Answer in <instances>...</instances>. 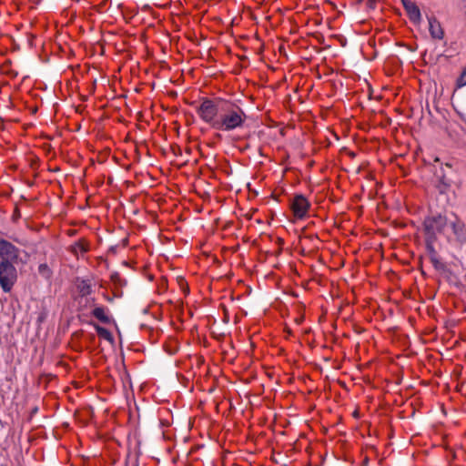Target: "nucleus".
<instances>
[{
    "label": "nucleus",
    "instance_id": "obj_1",
    "mask_svg": "<svg viewBox=\"0 0 466 466\" xmlns=\"http://www.w3.org/2000/svg\"><path fill=\"white\" fill-rule=\"evenodd\" d=\"M199 117L212 128L229 132L244 127L247 115L237 103L224 99H205L198 108Z\"/></svg>",
    "mask_w": 466,
    "mask_h": 466
},
{
    "label": "nucleus",
    "instance_id": "obj_2",
    "mask_svg": "<svg viewBox=\"0 0 466 466\" xmlns=\"http://www.w3.org/2000/svg\"><path fill=\"white\" fill-rule=\"evenodd\" d=\"M17 279V271L11 261L2 259L0 262V286L5 292H9Z\"/></svg>",
    "mask_w": 466,
    "mask_h": 466
},
{
    "label": "nucleus",
    "instance_id": "obj_3",
    "mask_svg": "<svg viewBox=\"0 0 466 466\" xmlns=\"http://www.w3.org/2000/svg\"><path fill=\"white\" fill-rule=\"evenodd\" d=\"M447 225V219L441 215L431 216L425 218L423 222L424 232L428 241L436 239L438 234H441Z\"/></svg>",
    "mask_w": 466,
    "mask_h": 466
},
{
    "label": "nucleus",
    "instance_id": "obj_4",
    "mask_svg": "<svg viewBox=\"0 0 466 466\" xmlns=\"http://www.w3.org/2000/svg\"><path fill=\"white\" fill-rule=\"evenodd\" d=\"M309 206V202L302 195L295 196L290 204V208L292 209L294 217L299 219H301L306 217Z\"/></svg>",
    "mask_w": 466,
    "mask_h": 466
},
{
    "label": "nucleus",
    "instance_id": "obj_5",
    "mask_svg": "<svg viewBox=\"0 0 466 466\" xmlns=\"http://www.w3.org/2000/svg\"><path fill=\"white\" fill-rule=\"evenodd\" d=\"M19 256V249L11 242L0 238V257L8 261L17 260Z\"/></svg>",
    "mask_w": 466,
    "mask_h": 466
},
{
    "label": "nucleus",
    "instance_id": "obj_6",
    "mask_svg": "<svg viewBox=\"0 0 466 466\" xmlns=\"http://www.w3.org/2000/svg\"><path fill=\"white\" fill-rule=\"evenodd\" d=\"M401 3L410 20L415 25H420L421 22V14L419 6L410 0H401Z\"/></svg>",
    "mask_w": 466,
    "mask_h": 466
},
{
    "label": "nucleus",
    "instance_id": "obj_7",
    "mask_svg": "<svg viewBox=\"0 0 466 466\" xmlns=\"http://www.w3.org/2000/svg\"><path fill=\"white\" fill-rule=\"evenodd\" d=\"M429 31L432 38L441 40L444 36V31L440 22L433 16L428 18Z\"/></svg>",
    "mask_w": 466,
    "mask_h": 466
},
{
    "label": "nucleus",
    "instance_id": "obj_8",
    "mask_svg": "<svg viewBox=\"0 0 466 466\" xmlns=\"http://www.w3.org/2000/svg\"><path fill=\"white\" fill-rule=\"evenodd\" d=\"M92 316L103 323H109L111 318L109 316V310L107 308L103 306L95 307L91 312Z\"/></svg>",
    "mask_w": 466,
    "mask_h": 466
},
{
    "label": "nucleus",
    "instance_id": "obj_9",
    "mask_svg": "<svg viewBox=\"0 0 466 466\" xmlns=\"http://www.w3.org/2000/svg\"><path fill=\"white\" fill-rule=\"evenodd\" d=\"M451 228L453 233L457 236V238L461 240H466V228L462 221L456 219L451 223Z\"/></svg>",
    "mask_w": 466,
    "mask_h": 466
},
{
    "label": "nucleus",
    "instance_id": "obj_10",
    "mask_svg": "<svg viewBox=\"0 0 466 466\" xmlns=\"http://www.w3.org/2000/svg\"><path fill=\"white\" fill-rule=\"evenodd\" d=\"M88 249V243L83 238L79 239L70 247V251L75 255H78L79 253L84 254L87 252Z\"/></svg>",
    "mask_w": 466,
    "mask_h": 466
},
{
    "label": "nucleus",
    "instance_id": "obj_11",
    "mask_svg": "<svg viewBox=\"0 0 466 466\" xmlns=\"http://www.w3.org/2000/svg\"><path fill=\"white\" fill-rule=\"evenodd\" d=\"M77 290L81 296H87L92 293V286L88 280L81 279L76 284Z\"/></svg>",
    "mask_w": 466,
    "mask_h": 466
},
{
    "label": "nucleus",
    "instance_id": "obj_12",
    "mask_svg": "<svg viewBox=\"0 0 466 466\" xmlns=\"http://www.w3.org/2000/svg\"><path fill=\"white\" fill-rule=\"evenodd\" d=\"M94 328H95L97 335L100 338H102V339H106V340H107V341H109L111 343L114 342L113 335L111 334V332L107 329H106L104 327H101V326H99L97 324H94Z\"/></svg>",
    "mask_w": 466,
    "mask_h": 466
},
{
    "label": "nucleus",
    "instance_id": "obj_13",
    "mask_svg": "<svg viewBox=\"0 0 466 466\" xmlns=\"http://www.w3.org/2000/svg\"><path fill=\"white\" fill-rule=\"evenodd\" d=\"M38 272L45 277H49L50 269L46 264H40L38 267Z\"/></svg>",
    "mask_w": 466,
    "mask_h": 466
},
{
    "label": "nucleus",
    "instance_id": "obj_14",
    "mask_svg": "<svg viewBox=\"0 0 466 466\" xmlns=\"http://www.w3.org/2000/svg\"><path fill=\"white\" fill-rule=\"evenodd\" d=\"M466 85V67L462 70L460 77L458 78V86H463Z\"/></svg>",
    "mask_w": 466,
    "mask_h": 466
},
{
    "label": "nucleus",
    "instance_id": "obj_15",
    "mask_svg": "<svg viewBox=\"0 0 466 466\" xmlns=\"http://www.w3.org/2000/svg\"><path fill=\"white\" fill-rule=\"evenodd\" d=\"M431 251H432L431 262L433 263V265L435 266V268H438V267H439V264H440V261H439V260H438V258H436L434 251H433L432 249H431Z\"/></svg>",
    "mask_w": 466,
    "mask_h": 466
}]
</instances>
